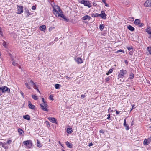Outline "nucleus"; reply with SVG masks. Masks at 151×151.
<instances>
[{"instance_id": "obj_1", "label": "nucleus", "mask_w": 151, "mask_h": 151, "mask_svg": "<svg viewBox=\"0 0 151 151\" xmlns=\"http://www.w3.org/2000/svg\"><path fill=\"white\" fill-rule=\"evenodd\" d=\"M53 13L57 17H60L63 19L64 21L68 22L69 19H67L65 16L63 14V12L59 6L57 5H55L53 7Z\"/></svg>"}, {"instance_id": "obj_2", "label": "nucleus", "mask_w": 151, "mask_h": 151, "mask_svg": "<svg viewBox=\"0 0 151 151\" xmlns=\"http://www.w3.org/2000/svg\"><path fill=\"white\" fill-rule=\"evenodd\" d=\"M127 73V71L126 70L122 69L120 70L118 75V79L123 78Z\"/></svg>"}, {"instance_id": "obj_3", "label": "nucleus", "mask_w": 151, "mask_h": 151, "mask_svg": "<svg viewBox=\"0 0 151 151\" xmlns=\"http://www.w3.org/2000/svg\"><path fill=\"white\" fill-rule=\"evenodd\" d=\"M23 143L24 145L26 146L28 148H30L32 145V141L30 140L24 141Z\"/></svg>"}, {"instance_id": "obj_4", "label": "nucleus", "mask_w": 151, "mask_h": 151, "mask_svg": "<svg viewBox=\"0 0 151 151\" xmlns=\"http://www.w3.org/2000/svg\"><path fill=\"white\" fill-rule=\"evenodd\" d=\"M81 3L84 4L85 6H87L89 8L91 7V4L89 1H86L85 0H82L81 1Z\"/></svg>"}, {"instance_id": "obj_5", "label": "nucleus", "mask_w": 151, "mask_h": 151, "mask_svg": "<svg viewBox=\"0 0 151 151\" xmlns=\"http://www.w3.org/2000/svg\"><path fill=\"white\" fill-rule=\"evenodd\" d=\"M151 142V137L147 139H145L143 142V144L145 145H147L150 144Z\"/></svg>"}, {"instance_id": "obj_6", "label": "nucleus", "mask_w": 151, "mask_h": 151, "mask_svg": "<svg viewBox=\"0 0 151 151\" xmlns=\"http://www.w3.org/2000/svg\"><path fill=\"white\" fill-rule=\"evenodd\" d=\"M47 104H40V106H41V108L44 111H48L47 109V107L46 106Z\"/></svg>"}, {"instance_id": "obj_7", "label": "nucleus", "mask_w": 151, "mask_h": 151, "mask_svg": "<svg viewBox=\"0 0 151 151\" xmlns=\"http://www.w3.org/2000/svg\"><path fill=\"white\" fill-rule=\"evenodd\" d=\"M10 89L8 88L6 86H3L2 87L1 92L2 93H4L6 91H7L8 92H10Z\"/></svg>"}, {"instance_id": "obj_8", "label": "nucleus", "mask_w": 151, "mask_h": 151, "mask_svg": "<svg viewBox=\"0 0 151 151\" xmlns=\"http://www.w3.org/2000/svg\"><path fill=\"white\" fill-rule=\"evenodd\" d=\"M23 7L22 6H18L17 12V13L18 14H21L23 12Z\"/></svg>"}, {"instance_id": "obj_9", "label": "nucleus", "mask_w": 151, "mask_h": 151, "mask_svg": "<svg viewBox=\"0 0 151 151\" xmlns=\"http://www.w3.org/2000/svg\"><path fill=\"white\" fill-rule=\"evenodd\" d=\"M145 6L146 7L151 6V0H147L144 3Z\"/></svg>"}, {"instance_id": "obj_10", "label": "nucleus", "mask_w": 151, "mask_h": 151, "mask_svg": "<svg viewBox=\"0 0 151 151\" xmlns=\"http://www.w3.org/2000/svg\"><path fill=\"white\" fill-rule=\"evenodd\" d=\"M100 17L103 19H105L106 18V14L103 11H102L101 14H100Z\"/></svg>"}, {"instance_id": "obj_11", "label": "nucleus", "mask_w": 151, "mask_h": 151, "mask_svg": "<svg viewBox=\"0 0 151 151\" xmlns=\"http://www.w3.org/2000/svg\"><path fill=\"white\" fill-rule=\"evenodd\" d=\"M48 119L52 123L57 124V122L55 119L54 117H49L48 118Z\"/></svg>"}, {"instance_id": "obj_12", "label": "nucleus", "mask_w": 151, "mask_h": 151, "mask_svg": "<svg viewBox=\"0 0 151 151\" xmlns=\"http://www.w3.org/2000/svg\"><path fill=\"white\" fill-rule=\"evenodd\" d=\"M75 60L78 64H81L83 62V60L82 59L78 57L76 59H75Z\"/></svg>"}, {"instance_id": "obj_13", "label": "nucleus", "mask_w": 151, "mask_h": 151, "mask_svg": "<svg viewBox=\"0 0 151 151\" xmlns=\"http://www.w3.org/2000/svg\"><path fill=\"white\" fill-rule=\"evenodd\" d=\"M150 35L149 38H151V29L150 27H148L145 30Z\"/></svg>"}, {"instance_id": "obj_14", "label": "nucleus", "mask_w": 151, "mask_h": 151, "mask_svg": "<svg viewBox=\"0 0 151 151\" xmlns=\"http://www.w3.org/2000/svg\"><path fill=\"white\" fill-rule=\"evenodd\" d=\"M24 12L27 16H29V15L32 14L27 8H25Z\"/></svg>"}, {"instance_id": "obj_15", "label": "nucleus", "mask_w": 151, "mask_h": 151, "mask_svg": "<svg viewBox=\"0 0 151 151\" xmlns=\"http://www.w3.org/2000/svg\"><path fill=\"white\" fill-rule=\"evenodd\" d=\"M82 19L84 20H86L87 19L89 20L91 19V17L88 15H86L85 16L83 17Z\"/></svg>"}, {"instance_id": "obj_16", "label": "nucleus", "mask_w": 151, "mask_h": 151, "mask_svg": "<svg viewBox=\"0 0 151 151\" xmlns=\"http://www.w3.org/2000/svg\"><path fill=\"white\" fill-rule=\"evenodd\" d=\"M141 22V21L139 19H136L134 22V24L136 25H138Z\"/></svg>"}, {"instance_id": "obj_17", "label": "nucleus", "mask_w": 151, "mask_h": 151, "mask_svg": "<svg viewBox=\"0 0 151 151\" xmlns=\"http://www.w3.org/2000/svg\"><path fill=\"white\" fill-rule=\"evenodd\" d=\"M28 103H29L28 106L30 108L32 109H34V108L35 107V106L32 105V103H31V102H30V101H29Z\"/></svg>"}, {"instance_id": "obj_18", "label": "nucleus", "mask_w": 151, "mask_h": 151, "mask_svg": "<svg viewBox=\"0 0 151 151\" xmlns=\"http://www.w3.org/2000/svg\"><path fill=\"white\" fill-rule=\"evenodd\" d=\"M66 132L69 134H70L73 132V129L72 128H68L67 129Z\"/></svg>"}, {"instance_id": "obj_19", "label": "nucleus", "mask_w": 151, "mask_h": 151, "mask_svg": "<svg viewBox=\"0 0 151 151\" xmlns=\"http://www.w3.org/2000/svg\"><path fill=\"white\" fill-rule=\"evenodd\" d=\"M46 29V27L45 25H43L40 27V29L42 31H45Z\"/></svg>"}, {"instance_id": "obj_20", "label": "nucleus", "mask_w": 151, "mask_h": 151, "mask_svg": "<svg viewBox=\"0 0 151 151\" xmlns=\"http://www.w3.org/2000/svg\"><path fill=\"white\" fill-rule=\"evenodd\" d=\"M65 143L66 145L68 147L70 148H72V144H70L68 141H67Z\"/></svg>"}, {"instance_id": "obj_21", "label": "nucleus", "mask_w": 151, "mask_h": 151, "mask_svg": "<svg viewBox=\"0 0 151 151\" xmlns=\"http://www.w3.org/2000/svg\"><path fill=\"white\" fill-rule=\"evenodd\" d=\"M127 28L128 29L132 31H133L134 30V28L129 25L128 26Z\"/></svg>"}, {"instance_id": "obj_22", "label": "nucleus", "mask_w": 151, "mask_h": 151, "mask_svg": "<svg viewBox=\"0 0 151 151\" xmlns=\"http://www.w3.org/2000/svg\"><path fill=\"white\" fill-rule=\"evenodd\" d=\"M37 147H41L42 146V145L40 142L38 140H37Z\"/></svg>"}, {"instance_id": "obj_23", "label": "nucleus", "mask_w": 151, "mask_h": 151, "mask_svg": "<svg viewBox=\"0 0 151 151\" xmlns=\"http://www.w3.org/2000/svg\"><path fill=\"white\" fill-rule=\"evenodd\" d=\"M23 118L27 120H29L30 119V116L28 115L23 116Z\"/></svg>"}, {"instance_id": "obj_24", "label": "nucleus", "mask_w": 151, "mask_h": 151, "mask_svg": "<svg viewBox=\"0 0 151 151\" xmlns=\"http://www.w3.org/2000/svg\"><path fill=\"white\" fill-rule=\"evenodd\" d=\"M18 132L19 135H22V133L24 132L23 131L21 128H19L18 129Z\"/></svg>"}, {"instance_id": "obj_25", "label": "nucleus", "mask_w": 151, "mask_h": 151, "mask_svg": "<svg viewBox=\"0 0 151 151\" xmlns=\"http://www.w3.org/2000/svg\"><path fill=\"white\" fill-rule=\"evenodd\" d=\"M134 78V75L133 73H131L129 75V79H132Z\"/></svg>"}, {"instance_id": "obj_26", "label": "nucleus", "mask_w": 151, "mask_h": 151, "mask_svg": "<svg viewBox=\"0 0 151 151\" xmlns=\"http://www.w3.org/2000/svg\"><path fill=\"white\" fill-rule=\"evenodd\" d=\"M32 98L35 100H37L38 99V97L35 95H32Z\"/></svg>"}, {"instance_id": "obj_27", "label": "nucleus", "mask_w": 151, "mask_h": 151, "mask_svg": "<svg viewBox=\"0 0 151 151\" xmlns=\"http://www.w3.org/2000/svg\"><path fill=\"white\" fill-rule=\"evenodd\" d=\"M3 46L6 48H7V46L6 45V42L4 40H3V43L2 44Z\"/></svg>"}, {"instance_id": "obj_28", "label": "nucleus", "mask_w": 151, "mask_h": 151, "mask_svg": "<svg viewBox=\"0 0 151 151\" xmlns=\"http://www.w3.org/2000/svg\"><path fill=\"white\" fill-rule=\"evenodd\" d=\"M93 17H100V14L98 13L93 14L92 15Z\"/></svg>"}, {"instance_id": "obj_29", "label": "nucleus", "mask_w": 151, "mask_h": 151, "mask_svg": "<svg viewBox=\"0 0 151 151\" xmlns=\"http://www.w3.org/2000/svg\"><path fill=\"white\" fill-rule=\"evenodd\" d=\"M7 144V143L6 142H4L3 143H2V144H1V145L2 147L4 148L5 149H6L7 148L5 146V145Z\"/></svg>"}, {"instance_id": "obj_30", "label": "nucleus", "mask_w": 151, "mask_h": 151, "mask_svg": "<svg viewBox=\"0 0 151 151\" xmlns=\"http://www.w3.org/2000/svg\"><path fill=\"white\" fill-rule=\"evenodd\" d=\"M99 29H100L101 30V31H102L104 29V26L103 25V24H101L99 27Z\"/></svg>"}, {"instance_id": "obj_31", "label": "nucleus", "mask_w": 151, "mask_h": 151, "mask_svg": "<svg viewBox=\"0 0 151 151\" xmlns=\"http://www.w3.org/2000/svg\"><path fill=\"white\" fill-rule=\"evenodd\" d=\"M113 71V70L112 69H110L109 70L108 72L106 73V74L107 75H109V74L111 73Z\"/></svg>"}, {"instance_id": "obj_32", "label": "nucleus", "mask_w": 151, "mask_h": 151, "mask_svg": "<svg viewBox=\"0 0 151 151\" xmlns=\"http://www.w3.org/2000/svg\"><path fill=\"white\" fill-rule=\"evenodd\" d=\"M25 84L27 88H28V89H31L29 85V84L27 83V82L25 83Z\"/></svg>"}, {"instance_id": "obj_33", "label": "nucleus", "mask_w": 151, "mask_h": 151, "mask_svg": "<svg viewBox=\"0 0 151 151\" xmlns=\"http://www.w3.org/2000/svg\"><path fill=\"white\" fill-rule=\"evenodd\" d=\"M60 85L59 84H56L55 85V88L56 89H58L59 88V87Z\"/></svg>"}, {"instance_id": "obj_34", "label": "nucleus", "mask_w": 151, "mask_h": 151, "mask_svg": "<svg viewBox=\"0 0 151 151\" xmlns=\"http://www.w3.org/2000/svg\"><path fill=\"white\" fill-rule=\"evenodd\" d=\"M30 83H32L33 85V86L36 87V85L35 84V83L32 80H30Z\"/></svg>"}, {"instance_id": "obj_35", "label": "nucleus", "mask_w": 151, "mask_h": 151, "mask_svg": "<svg viewBox=\"0 0 151 151\" xmlns=\"http://www.w3.org/2000/svg\"><path fill=\"white\" fill-rule=\"evenodd\" d=\"M147 50L149 53L151 54V47H147Z\"/></svg>"}, {"instance_id": "obj_36", "label": "nucleus", "mask_w": 151, "mask_h": 151, "mask_svg": "<svg viewBox=\"0 0 151 151\" xmlns=\"http://www.w3.org/2000/svg\"><path fill=\"white\" fill-rule=\"evenodd\" d=\"M127 48L128 49V50L129 51H130L131 50L133 49V47L132 46H131L130 47H127Z\"/></svg>"}, {"instance_id": "obj_37", "label": "nucleus", "mask_w": 151, "mask_h": 151, "mask_svg": "<svg viewBox=\"0 0 151 151\" xmlns=\"http://www.w3.org/2000/svg\"><path fill=\"white\" fill-rule=\"evenodd\" d=\"M139 27H142L144 25V24L143 23H140V24L138 25Z\"/></svg>"}, {"instance_id": "obj_38", "label": "nucleus", "mask_w": 151, "mask_h": 151, "mask_svg": "<svg viewBox=\"0 0 151 151\" xmlns=\"http://www.w3.org/2000/svg\"><path fill=\"white\" fill-rule=\"evenodd\" d=\"M53 96L52 95H51L49 96V99L50 100H53Z\"/></svg>"}, {"instance_id": "obj_39", "label": "nucleus", "mask_w": 151, "mask_h": 151, "mask_svg": "<svg viewBox=\"0 0 151 151\" xmlns=\"http://www.w3.org/2000/svg\"><path fill=\"white\" fill-rule=\"evenodd\" d=\"M33 87H34V88L35 89L37 90V91H38V92H39L40 93V92L39 91V89H38V87H37V86H36V87H35V86H33Z\"/></svg>"}, {"instance_id": "obj_40", "label": "nucleus", "mask_w": 151, "mask_h": 151, "mask_svg": "<svg viewBox=\"0 0 151 151\" xmlns=\"http://www.w3.org/2000/svg\"><path fill=\"white\" fill-rule=\"evenodd\" d=\"M12 142V140H8L6 142V143H7V144H10Z\"/></svg>"}, {"instance_id": "obj_41", "label": "nucleus", "mask_w": 151, "mask_h": 151, "mask_svg": "<svg viewBox=\"0 0 151 151\" xmlns=\"http://www.w3.org/2000/svg\"><path fill=\"white\" fill-rule=\"evenodd\" d=\"M124 127H126V126H127V124H126V119H125L124 120Z\"/></svg>"}, {"instance_id": "obj_42", "label": "nucleus", "mask_w": 151, "mask_h": 151, "mask_svg": "<svg viewBox=\"0 0 151 151\" xmlns=\"http://www.w3.org/2000/svg\"><path fill=\"white\" fill-rule=\"evenodd\" d=\"M125 129L127 130H128L129 129V126L127 125V126H126Z\"/></svg>"}, {"instance_id": "obj_43", "label": "nucleus", "mask_w": 151, "mask_h": 151, "mask_svg": "<svg viewBox=\"0 0 151 151\" xmlns=\"http://www.w3.org/2000/svg\"><path fill=\"white\" fill-rule=\"evenodd\" d=\"M12 65L14 66H17L18 65V64L16 63L15 62L13 61L12 62Z\"/></svg>"}, {"instance_id": "obj_44", "label": "nucleus", "mask_w": 151, "mask_h": 151, "mask_svg": "<svg viewBox=\"0 0 151 151\" xmlns=\"http://www.w3.org/2000/svg\"><path fill=\"white\" fill-rule=\"evenodd\" d=\"M110 80L109 78V77H107L105 79V82H107L109 81Z\"/></svg>"}, {"instance_id": "obj_45", "label": "nucleus", "mask_w": 151, "mask_h": 151, "mask_svg": "<svg viewBox=\"0 0 151 151\" xmlns=\"http://www.w3.org/2000/svg\"><path fill=\"white\" fill-rule=\"evenodd\" d=\"M123 51V50L121 49V50H118L117 51H116V53L121 52H122Z\"/></svg>"}, {"instance_id": "obj_46", "label": "nucleus", "mask_w": 151, "mask_h": 151, "mask_svg": "<svg viewBox=\"0 0 151 151\" xmlns=\"http://www.w3.org/2000/svg\"><path fill=\"white\" fill-rule=\"evenodd\" d=\"M107 116H108V117L107 118V119H108V120H111V119H110V114H108L107 115Z\"/></svg>"}, {"instance_id": "obj_47", "label": "nucleus", "mask_w": 151, "mask_h": 151, "mask_svg": "<svg viewBox=\"0 0 151 151\" xmlns=\"http://www.w3.org/2000/svg\"><path fill=\"white\" fill-rule=\"evenodd\" d=\"M42 101L43 102V103L42 104H45L46 103V102H45V99H44V98H43L42 99Z\"/></svg>"}, {"instance_id": "obj_48", "label": "nucleus", "mask_w": 151, "mask_h": 151, "mask_svg": "<svg viewBox=\"0 0 151 151\" xmlns=\"http://www.w3.org/2000/svg\"><path fill=\"white\" fill-rule=\"evenodd\" d=\"M133 51H131L129 52V54L130 55H133Z\"/></svg>"}, {"instance_id": "obj_49", "label": "nucleus", "mask_w": 151, "mask_h": 151, "mask_svg": "<svg viewBox=\"0 0 151 151\" xmlns=\"http://www.w3.org/2000/svg\"><path fill=\"white\" fill-rule=\"evenodd\" d=\"M46 124H47V125L48 126L49 125V127L50 126V125L49 124V122L48 121H46Z\"/></svg>"}, {"instance_id": "obj_50", "label": "nucleus", "mask_w": 151, "mask_h": 151, "mask_svg": "<svg viewBox=\"0 0 151 151\" xmlns=\"http://www.w3.org/2000/svg\"><path fill=\"white\" fill-rule=\"evenodd\" d=\"M36 9V7L35 6H32V9L33 10H35Z\"/></svg>"}, {"instance_id": "obj_51", "label": "nucleus", "mask_w": 151, "mask_h": 151, "mask_svg": "<svg viewBox=\"0 0 151 151\" xmlns=\"http://www.w3.org/2000/svg\"><path fill=\"white\" fill-rule=\"evenodd\" d=\"M86 96L85 95L82 94L81 95V98H84Z\"/></svg>"}, {"instance_id": "obj_52", "label": "nucleus", "mask_w": 151, "mask_h": 151, "mask_svg": "<svg viewBox=\"0 0 151 151\" xmlns=\"http://www.w3.org/2000/svg\"><path fill=\"white\" fill-rule=\"evenodd\" d=\"M93 145V144L92 142H91V143H89L88 146H89L90 147V146H92Z\"/></svg>"}, {"instance_id": "obj_53", "label": "nucleus", "mask_w": 151, "mask_h": 151, "mask_svg": "<svg viewBox=\"0 0 151 151\" xmlns=\"http://www.w3.org/2000/svg\"><path fill=\"white\" fill-rule=\"evenodd\" d=\"M105 5L106 6V7H109V5L108 4H107V3H106L105 4Z\"/></svg>"}, {"instance_id": "obj_54", "label": "nucleus", "mask_w": 151, "mask_h": 151, "mask_svg": "<svg viewBox=\"0 0 151 151\" xmlns=\"http://www.w3.org/2000/svg\"><path fill=\"white\" fill-rule=\"evenodd\" d=\"M20 94H21L23 96V97H24V93L22 91L20 92Z\"/></svg>"}, {"instance_id": "obj_55", "label": "nucleus", "mask_w": 151, "mask_h": 151, "mask_svg": "<svg viewBox=\"0 0 151 151\" xmlns=\"http://www.w3.org/2000/svg\"><path fill=\"white\" fill-rule=\"evenodd\" d=\"M125 63L127 65L128 64V62L127 60H125Z\"/></svg>"}, {"instance_id": "obj_56", "label": "nucleus", "mask_w": 151, "mask_h": 151, "mask_svg": "<svg viewBox=\"0 0 151 151\" xmlns=\"http://www.w3.org/2000/svg\"><path fill=\"white\" fill-rule=\"evenodd\" d=\"M135 106L134 105H133L132 106V109L131 110L133 109H134V107Z\"/></svg>"}, {"instance_id": "obj_57", "label": "nucleus", "mask_w": 151, "mask_h": 151, "mask_svg": "<svg viewBox=\"0 0 151 151\" xmlns=\"http://www.w3.org/2000/svg\"><path fill=\"white\" fill-rule=\"evenodd\" d=\"M116 113L118 114L120 113V111H117L116 110Z\"/></svg>"}, {"instance_id": "obj_58", "label": "nucleus", "mask_w": 151, "mask_h": 151, "mask_svg": "<svg viewBox=\"0 0 151 151\" xmlns=\"http://www.w3.org/2000/svg\"><path fill=\"white\" fill-rule=\"evenodd\" d=\"M102 2L104 3V4H105L106 2V0H102Z\"/></svg>"}, {"instance_id": "obj_59", "label": "nucleus", "mask_w": 151, "mask_h": 151, "mask_svg": "<svg viewBox=\"0 0 151 151\" xmlns=\"http://www.w3.org/2000/svg\"><path fill=\"white\" fill-rule=\"evenodd\" d=\"M100 132L101 133H103V131L102 130H100Z\"/></svg>"}, {"instance_id": "obj_60", "label": "nucleus", "mask_w": 151, "mask_h": 151, "mask_svg": "<svg viewBox=\"0 0 151 151\" xmlns=\"http://www.w3.org/2000/svg\"><path fill=\"white\" fill-rule=\"evenodd\" d=\"M0 32H1V33L2 34V32H1V29L0 27Z\"/></svg>"}, {"instance_id": "obj_61", "label": "nucleus", "mask_w": 151, "mask_h": 151, "mask_svg": "<svg viewBox=\"0 0 151 151\" xmlns=\"http://www.w3.org/2000/svg\"><path fill=\"white\" fill-rule=\"evenodd\" d=\"M2 93H2L1 91V92H0V96L1 95H2Z\"/></svg>"}, {"instance_id": "obj_62", "label": "nucleus", "mask_w": 151, "mask_h": 151, "mask_svg": "<svg viewBox=\"0 0 151 151\" xmlns=\"http://www.w3.org/2000/svg\"><path fill=\"white\" fill-rule=\"evenodd\" d=\"M2 87H0V91H2Z\"/></svg>"}, {"instance_id": "obj_63", "label": "nucleus", "mask_w": 151, "mask_h": 151, "mask_svg": "<svg viewBox=\"0 0 151 151\" xmlns=\"http://www.w3.org/2000/svg\"><path fill=\"white\" fill-rule=\"evenodd\" d=\"M2 144V142L0 141V145H1Z\"/></svg>"}, {"instance_id": "obj_64", "label": "nucleus", "mask_w": 151, "mask_h": 151, "mask_svg": "<svg viewBox=\"0 0 151 151\" xmlns=\"http://www.w3.org/2000/svg\"><path fill=\"white\" fill-rule=\"evenodd\" d=\"M59 143L61 145V143L60 142V141H59Z\"/></svg>"}]
</instances>
